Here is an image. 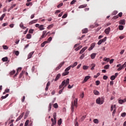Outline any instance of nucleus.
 I'll use <instances>...</instances> for the list:
<instances>
[{"label":"nucleus","mask_w":126,"mask_h":126,"mask_svg":"<svg viewBox=\"0 0 126 126\" xmlns=\"http://www.w3.org/2000/svg\"><path fill=\"white\" fill-rule=\"evenodd\" d=\"M74 107L77 108V99L74 100V102H71V111L74 112Z\"/></svg>","instance_id":"f257e3e1"},{"label":"nucleus","mask_w":126,"mask_h":126,"mask_svg":"<svg viewBox=\"0 0 126 126\" xmlns=\"http://www.w3.org/2000/svg\"><path fill=\"white\" fill-rule=\"evenodd\" d=\"M96 104H99V105H102L104 103V98L103 97H98L96 100Z\"/></svg>","instance_id":"f03ea898"},{"label":"nucleus","mask_w":126,"mask_h":126,"mask_svg":"<svg viewBox=\"0 0 126 126\" xmlns=\"http://www.w3.org/2000/svg\"><path fill=\"white\" fill-rule=\"evenodd\" d=\"M49 33H50V32H47V31H44L42 32V34L40 36L39 39L41 40V39H43V38H45V37H46L47 36V35H49Z\"/></svg>","instance_id":"7ed1b4c3"},{"label":"nucleus","mask_w":126,"mask_h":126,"mask_svg":"<svg viewBox=\"0 0 126 126\" xmlns=\"http://www.w3.org/2000/svg\"><path fill=\"white\" fill-rule=\"evenodd\" d=\"M106 40H107V37H105L104 38L99 40L97 42V45H101L102 43H104V42H106Z\"/></svg>","instance_id":"20e7f679"},{"label":"nucleus","mask_w":126,"mask_h":126,"mask_svg":"<svg viewBox=\"0 0 126 126\" xmlns=\"http://www.w3.org/2000/svg\"><path fill=\"white\" fill-rule=\"evenodd\" d=\"M116 67H119L117 70L118 71H120V70H122L123 69V67L122 66V64L120 63L117 65Z\"/></svg>","instance_id":"39448f33"},{"label":"nucleus","mask_w":126,"mask_h":126,"mask_svg":"<svg viewBox=\"0 0 126 126\" xmlns=\"http://www.w3.org/2000/svg\"><path fill=\"white\" fill-rule=\"evenodd\" d=\"M64 64V62H62L58 66H57L56 68V70H59L62 67L63 65Z\"/></svg>","instance_id":"423d86ee"},{"label":"nucleus","mask_w":126,"mask_h":126,"mask_svg":"<svg viewBox=\"0 0 126 126\" xmlns=\"http://www.w3.org/2000/svg\"><path fill=\"white\" fill-rule=\"evenodd\" d=\"M110 31H111V28L108 27L107 29H106L104 31V32L106 35H108L110 33Z\"/></svg>","instance_id":"0eeeda50"},{"label":"nucleus","mask_w":126,"mask_h":126,"mask_svg":"<svg viewBox=\"0 0 126 126\" xmlns=\"http://www.w3.org/2000/svg\"><path fill=\"white\" fill-rule=\"evenodd\" d=\"M88 47L86 46L84 48H83L80 51L79 54H83V53H84V52H85V51H86V50H87L88 49Z\"/></svg>","instance_id":"6e6552de"},{"label":"nucleus","mask_w":126,"mask_h":126,"mask_svg":"<svg viewBox=\"0 0 126 126\" xmlns=\"http://www.w3.org/2000/svg\"><path fill=\"white\" fill-rule=\"evenodd\" d=\"M95 45H96L95 43H92L91 45V47L89 48V51H91L93 50V48H94V47H95Z\"/></svg>","instance_id":"1a4fd4ad"},{"label":"nucleus","mask_w":126,"mask_h":126,"mask_svg":"<svg viewBox=\"0 0 126 126\" xmlns=\"http://www.w3.org/2000/svg\"><path fill=\"white\" fill-rule=\"evenodd\" d=\"M126 98L124 99H120L118 101V103L121 104H122L123 103H126Z\"/></svg>","instance_id":"9d476101"},{"label":"nucleus","mask_w":126,"mask_h":126,"mask_svg":"<svg viewBox=\"0 0 126 126\" xmlns=\"http://www.w3.org/2000/svg\"><path fill=\"white\" fill-rule=\"evenodd\" d=\"M90 76H87L85 77L84 81H83L82 83H85L88 80V79H90Z\"/></svg>","instance_id":"9b49d317"},{"label":"nucleus","mask_w":126,"mask_h":126,"mask_svg":"<svg viewBox=\"0 0 126 126\" xmlns=\"http://www.w3.org/2000/svg\"><path fill=\"white\" fill-rule=\"evenodd\" d=\"M119 24L120 25H125L126 24V21L124 19L121 20L119 22Z\"/></svg>","instance_id":"f8f14e48"},{"label":"nucleus","mask_w":126,"mask_h":126,"mask_svg":"<svg viewBox=\"0 0 126 126\" xmlns=\"http://www.w3.org/2000/svg\"><path fill=\"white\" fill-rule=\"evenodd\" d=\"M34 53H35L34 51L30 53V54L28 55V59H31V58H32V56H33L34 54Z\"/></svg>","instance_id":"ddd939ff"},{"label":"nucleus","mask_w":126,"mask_h":126,"mask_svg":"<svg viewBox=\"0 0 126 126\" xmlns=\"http://www.w3.org/2000/svg\"><path fill=\"white\" fill-rule=\"evenodd\" d=\"M82 33L83 34H86V33H88V29L85 28L82 30Z\"/></svg>","instance_id":"4468645a"},{"label":"nucleus","mask_w":126,"mask_h":126,"mask_svg":"<svg viewBox=\"0 0 126 126\" xmlns=\"http://www.w3.org/2000/svg\"><path fill=\"white\" fill-rule=\"evenodd\" d=\"M65 84V80H64L62 82L61 85L59 86V89H62V88L64 86V85Z\"/></svg>","instance_id":"2eb2a0df"},{"label":"nucleus","mask_w":126,"mask_h":126,"mask_svg":"<svg viewBox=\"0 0 126 126\" xmlns=\"http://www.w3.org/2000/svg\"><path fill=\"white\" fill-rule=\"evenodd\" d=\"M97 55V53H92L91 55V58L92 60H94V59H95V57H96V56Z\"/></svg>","instance_id":"dca6fc26"},{"label":"nucleus","mask_w":126,"mask_h":126,"mask_svg":"<svg viewBox=\"0 0 126 126\" xmlns=\"http://www.w3.org/2000/svg\"><path fill=\"white\" fill-rule=\"evenodd\" d=\"M9 95V94H6L5 96H2L0 98V101H2L3 99H5L6 98H7Z\"/></svg>","instance_id":"f3484780"},{"label":"nucleus","mask_w":126,"mask_h":126,"mask_svg":"<svg viewBox=\"0 0 126 126\" xmlns=\"http://www.w3.org/2000/svg\"><path fill=\"white\" fill-rule=\"evenodd\" d=\"M39 29L40 31H42L43 30H45V28H44V25H41L39 27Z\"/></svg>","instance_id":"a211bd4d"},{"label":"nucleus","mask_w":126,"mask_h":126,"mask_svg":"<svg viewBox=\"0 0 126 126\" xmlns=\"http://www.w3.org/2000/svg\"><path fill=\"white\" fill-rule=\"evenodd\" d=\"M23 118V114H21L19 116V117L16 119V122H18L19 121H20L21 119Z\"/></svg>","instance_id":"6ab92c4d"},{"label":"nucleus","mask_w":126,"mask_h":126,"mask_svg":"<svg viewBox=\"0 0 126 126\" xmlns=\"http://www.w3.org/2000/svg\"><path fill=\"white\" fill-rule=\"evenodd\" d=\"M37 21H38V20H37V19L34 20L32 21L31 22H30L29 23V24L30 25H31L32 24H34V23H36Z\"/></svg>","instance_id":"aec40b11"},{"label":"nucleus","mask_w":126,"mask_h":126,"mask_svg":"<svg viewBox=\"0 0 126 126\" xmlns=\"http://www.w3.org/2000/svg\"><path fill=\"white\" fill-rule=\"evenodd\" d=\"M15 6H16V4H14L13 5H12L8 10V12H9V11H10V10H11V9H12V8H14V7Z\"/></svg>","instance_id":"412c9836"},{"label":"nucleus","mask_w":126,"mask_h":126,"mask_svg":"<svg viewBox=\"0 0 126 126\" xmlns=\"http://www.w3.org/2000/svg\"><path fill=\"white\" fill-rule=\"evenodd\" d=\"M87 6V4H85L80 5L79 6V8H84L86 7Z\"/></svg>","instance_id":"4be33fe9"},{"label":"nucleus","mask_w":126,"mask_h":126,"mask_svg":"<svg viewBox=\"0 0 126 126\" xmlns=\"http://www.w3.org/2000/svg\"><path fill=\"white\" fill-rule=\"evenodd\" d=\"M60 77H61V74L59 73L56 76V77L54 80V81H57V80L60 78Z\"/></svg>","instance_id":"5701e85b"},{"label":"nucleus","mask_w":126,"mask_h":126,"mask_svg":"<svg viewBox=\"0 0 126 126\" xmlns=\"http://www.w3.org/2000/svg\"><path fill=\"white\" fill-rule=\"evenodd\" d=\"M48 43V41H44L42 43H41V47H45V45H46V44Z\"/></svg>","instance_id":"b1692460"},{"label":"nucleus","mask_w":126,"mask_h":126,"mask_svg":"<svg viewBox=\"0 0 126 126\" xmlns=\"http://www.w3.org/2000/svg\"><path fill=\"white\" fill-rule=\"evenodd\" d=\"M68 73H69V72L68 71H65L64 72L62 73L63 76H65V75H68Z\"/></svg>","instance_id":"393cba45"},{"label":"nucleus","mask_w":126,"mask_h":126,"mask_svg":"<svg viewBox=\"0 0 126 126\" xmlns=\"http://www.w3.org/2000/svg\"><path fill=\"white\" fill-rule=\"evenodd\" d=\"M96 66V65L95 64V63H92L91 65V66H92L91 69V70H94V67Z\"/></svg>","instance_id":"a878e982"},{"label":"nucleus","mask_w":126,"mask_h":126,"mask_svg":"<svg viewBox=\"0 0 126 126\" xmlns=\"http://www.w3.org/2000/svg\"><path fill=\"white\" fill-rule=\"evenodd\" d=\"M52 103H49V107H48V112H50L51 110H52Z\"/></svg>","instance_id":"bb28decb"},{"label":"nucleus","mask_w":126,"mask_h":126,"mask_svg":"<svg viewBox=\"0 0 126 126\" xmlns=\"http://www.w3.org/2000/svg\"><path fill=\"white\" fill-rule=\"evenodd\" d=\"M2 62H7L8 61V58L7 57H4L2 59Z\"/></svg>","instance_id":"cd10ccee"},{"label":"nucleus","mask_w":126,"mask_h":126,"mask_svg":"<svg viewBox=\"0 0 126 126\" xmlns=\"http://www.w3.org/2000/svg\"><path fill=\"white\" fill-rule=\"evenodd\" d=\"M32 35L29 33H28L26 36L27 39H31Z\"/></svg>","instance_id":"c85d7f7f"},{"label":"nucleus","mask_w":126,"mask_h":126,"mask_svg":"<svg viewBox=\"0 0 126 126\" xmlns=\"http://www.w3.org/2000/svg\"><path fill=\"white\" fill-rule=\"evenodd\" d=\"M77 65V62H75L73 64L71 65V67H72V68H73V67H75V66H76Z\"/></svg>","instance_id":"c756f323"},{"label":"nucleus","mask_w":126,"mask_h":126,"mask_svg":"<svg viewBox=\"0 0 126 126\" xmlns=\"http://www.w3.org/2000/svg\"><path fill=\"white\" fill-rule=\"evenodd\" d=\"M93 122L94 123V124H99V120H98V119H95L93 120Z\"/></svg>","instance_id":"7c9ffc66"},{"label":"nucleus","mask_w":126,"mask_h":126,"mask_svg":"<svg viewBox=\"0 0 126 126\" xmlns=\"http://www.w3.org/2000/svg\"><path fill=\"white\" fill-rule=\"evenodd\" d=\"M88 68H89V66H88L84 65L83 66V69H84V70H86L88 69Z\"/></svg>","instance_id":"2f4dec72"},{"label":"nucleus","mask_w":126,"mask_h":126,"mask_svg":"<svg viewBox=\"0 0 126 126\" xmlns=\"http://www.w3.org/2000/svg\"><path fill=\"white\" fill-rule=\"evenodd\" d=\"M4 16H5V14H3L0 17V21H1L4 18Z\"/></svg>","instance_id":"473e14b6"},{"label":"nucleus","mask_w":126,"mask_h":126,"mask_svg":"<svg viewBox=\"0 0 126 126\" xmlns=\"http://www.w3.org/2000/svg\"><path fill=\"white\" fill-rule=\"evenodd\" d=\"M81 48H82V46H81V45L79 46L78 47L75 49V51L77 52V51H79V50H80V49H81Z\"/></svg>","instance_id":"72a5a7b5"},{"label":"nucleus","mask_w":126,"mask_h":126,"mask_svg":"<svg viewBox=\"0 0 126 126\" xmlns=\"http://www.w3.org/2000/svg\"><path fill=\"white\" fill-rule=\"evenodd\" d=\"M104 69H109V68H110V65H105L104 66Z\"/></svg>","instance_id":"f704fd0d"},{"label":"nucleus","mask_w":126,"mask_h":126,"mask_svg":"<svg viewBox=\"0 0 126 126\" xmlns=\"http://www.w3.org/2000/svg\"><path fill=\"white\" fill-rule=\"evenodd\" d=\"M58 126H61V125H62V118H60L59 120H58Z\"/></svg>","instance_id":"c9c22d12"},{"label":"nucleus","mask_w":126,"mask_h":126,"mask_svg":"<svg viewBox=\"0 0 126 126\" xmlns=\"http://www.w3.org/2000/svg\"><path fill=\"white\" fill-rule=\"evenodd\" d=\"M94 95H99V92L97 90L94 91Z\"/></svg>","instance_id":"e433bc0d"},{"label":"nucleus","mask_w":126,"mask_h":126,"mask_svg":"<svg viewBox=\"0 0 126 126\" xmlns=\"http://www.w3.org/2000/svg\"><path fill=\"white\" fill-rule=\"evenodd\" d=\"M71 65L70 66H69L68 67H67L65 69V71H68V70H70V68H71Z\"/></svg>","instance_id":"4c0bfd02"},{"label":"nucleus","mask_w":126,"mask_h":126,"mask_svg":"<svg viewBox=\"0 0 126 126\" xmlns=\"http://www.w3.org/2000/svg\"><path fill=\"white\" fill-rule=\"evenodd\" d=\"M103 61H104V62H107V63H108V62L110 61V58H104L103 59Z\"/></svg>","instance_id":"58836bf2"},{"label":"nucleus","mask_w":126,"mask_h":126,"mask_svg":"<svg viewBox=\"0 0 126 126\" xmlns=\"http://www.w3.org/2000/svg\"><path fill=\"white\" fill-rule=\"evenodd\" d=\"M119 30H124V26L123 25L119 26Z\"/></svg>","instance_id":"ea45409f"},{"label":"nucleus","mask_w":126,"mask_h":126,"mask_svg":"<svg viewBox=\"0 0 126 126\" xmlns=\"http://www.w3.org/2000/svg\"><path fill=\"white\" fill-rule=\"evenodd\" d=\"M53 27H54V25L51 24L49 26H48L47 28V29H51V28H53Z\"/></svg>","instance_id":"a19ab883"},{"label":"nucleus","mask_w":126,"mask_h":126,"mask_svg":"<svg viewBox=\"0 0 126 126\" xmlns=\"http://www.w3.org/2000/svg\"><path fill=\"white\" fill-rule=\"evenodd\" d=\"M53 118H54V120H57V113L56 112H55L53 114Z\"/></svg>","instance_id":"79ce46f5"},{"label":"nucleus","mask_w":126,"mask_h":126,"mask_svg":"<svg viewBox=\"0 0 126 126\" xmlns=\"http://www.w3.org/2000/svg\"><path fill=\"white\" fill-rule=\"evenodd\" d=\"M53 106L54 107L55 109H58V108L59 107V105H58V103H55L53 105Z\"/></svg>","instance_id":"37998d69"},{"label":"nucleus","mask_w":126,"mask_h":126,"mask_svg":"<svg viewBox=\"0 0 126 126\" xmlns=\"http://www.w3.org/2000/svg\"><path fill=\"white\" fill-rule=\"evenodd\" d=\"M23 74H24V71H22L21 73H20V75H19V78H21V77H22V76H23Z\"/></svg>","instance_id":"c03bdc74"},{"label":"nucleus","mask_w":126,"mask_h":126,"mask_svg":"<svg viewBox=\"0 0 126 126\" xmlns=\"http://www.w3.org/2000/svg\"><path fill=\"white\" fill-rule=\"evenodd\" d=\"M110 79L111 80H115V79H116V77L115 76V75H112L111 76Z\"/></svg>","instance_id":"a18cd8bd"},{"label":"nucleus","mask_w":126,"mask_h":126,"mask_svg":"<svg viewBox=\"0 0 126 126\" xmlns=\"http://www.w3.org/2000/svg\"><path fill=\"white\" fill-rule=\"evenodd\" d=\"M63 3H61L57 5V7H58V8H60V7H62V6H63Z\"/></svg>","instance_id":"49530a36"},{"label":"nucleus","mask_w":126,"mask_h":126,"mask_svg":"<svg viewBox=\"0 0 126 126\" xmlns=\"http://www.w3.org/2000/svg\"><path fill=\"white\" fill-rule=\"evenodd\" d=\"M2 48L4 49V50H7L8 49V47H7L6 45H3Z\"/></svg>","instance_id":"de8ad7c7"},{"label":"nucleus","mask_w":126,"mask_h":126,"mask_svg":"<svg viewBox=\"0 0 126 126\" xmlns=\"http://www.w3.org/2000/svg\"><path fill=\"white\" fill-rule=\"evenodd\" d=\"M29 124V120H27L25 123V126H28Z\"/></svg>","instance_id":"09e8293b"},{"label":"nucleus","mask_w":126,"mask_h":126,"mask_svg":"<svg viewBox=\"0 0 126 126\" xmlns=\"http://www.w3.org/2000/svg\"><path fill=\"white\" fill-rule=\"evenodd\" d=\"M100 81L97 80L95 81V85L98 86V85H99L100 84Z\"/></svg>","instance_id":"8fccbe9b"},{"label":"nucleus","mask_w":126,"mask_h":126,"mask_svg":"<svg viewBox=\"0 0 126 126\" xmlns=\"http://www.w3.org/2000/svg\"><path fill=\"white\" fill-rule=\"evenodd\" d=\"M63 89H64V87H63L62 89L59 91V94H62V93H63Z\"/></svg>","instance_id":"3c124183"},{"label":"nucleus","mask_w":126,"mask_h":126,"mask_svg":"<svg viewBox=\"0 0 126 126\" xmlns=\"http://www.w3.org/2000/svg\"><path fill=\"white\" fill-rule=\"evenodd\" d=\"M33 32H34V30L31 29L29 30V33L30 34H33Z\"/></svg>","instance_id":"603ef678"},{"label":"nucleus","mask_w":126,"mask_h":126,"mask_svg":"<svg viewBox=\"0 0 126 126\" xmlns=\"http://www.w3.org/2000/svg\"><path fill=\"white\" fill-rule=\"evenodd\" d=\"M126 112H124V113H122V114H121V116H122L123 118H125V117H126Z\"/></svg>","instance_id":"864d4df0"},{"label":"nucleus","mask_w":126,"mask_h":126,"mask_svg":"<svg viewBox=\"0 0 126 126\" xmlns=\"http://www.w3.org/2000/svg\"><path fill=\"white\" fill-rule=\"evenodd\" d=\"M84 57H85V56L84 55V54H82L80 57V60H83V59H84Z\"/></svg>","instance_id":"5fc2aeb1"},{"label":"nucleus","mask_w":126,"mask_h":126,"mask_svg":"<svg viewBox=\"0 0 126 126\" xmlns=\"http://www.w3.org/2000/svg\"><path fill=\"white\" fill-rule=\"evenodd\" d=\"M99 75H100V73H97L96 75L94 76V78H97V77H98V76H99Z\"/></svg>","instance_id":"6e6d98bb"},{"label":"nucleus","mask_w":126,"mask_h":126,"mask_svg":"<svg viewBox=\"0 0 126 126\" xmlns=\"http://www.w3.org/2000/svg\"><path fill=\"white\" fill-rule=\"evenodd\" d=\"M14 73H15V70H13L10 73V74L11 75H13V74H14Z\"/></svg>","instance_id":"4d7b16f0"},{"label":"nucleus","mask_w":126,"mask_h":126,"mask_svg":"<svg viewBox=\"0 0 126 126\" xmlns=\"http://www.w3.org/2000/svg\"><path fill=\"white\" fill-rule=\"evenodd\" d=\"M67 17V14H64L62 18H66Z\"/></svg>","instance_id":"13d9d810"},{"label":"nucleus","mask_w":126,"mask_h":126,"mask_svg":"<svg viewBox=\"0 0 126 126\" xmlns=\"http://www.w3.org/2000/svg\"><path fill=\"white\" fill-rule=\"evenodd\" d=\"M121 66H122V68H125L126 66V62H125L123 65H121Z\"/></svg>","instance_id":"bf43d9fd"},{"label":"nucleus","mask_w":126,"mask_h":126,"mask_svg":"<svg viewBox=\"0 0 126 126\" xmlns=\"http://www.w3.org/2000/svg\"><path fill=\"white\" fill-rule=\"evenodd\" d=\"M75 2H76V0H73L70 2V4H74V3H75Z\"/></svg>","instance_id":"052dcab7"},{"label":"nucleus","mask_w":126,"mask_h":126,"mask_svg":"<svg viewBox=\"0 0 126 126\" xmlns=\"http://www.w3.org/2000/svg\"><path fill=\"white\" fill-rule=\"evenodd\" d=\"M103 78L104 80H107V79H108V76L104 75L103 76Z\"/></svg>","instance_id":"680f3d73"},{"label":"nucleus","mask_w":126,"mask_h":126,"mask_svg":"<svg viewBox=\"0 0 126 126\" xmlns=\"http://www.w3.org/2000/svg\"><path fill=\"white\" fill-rule=\"evenodd\" d=\"M56 124H57V120H54V121L52 122V124L55 126Z\"/></svg>","instance_id":"e2e57ef3"},{"label":"nucleus","mask_w":126,"mask_h":126,"mask_svg":"<svg viewBox=\"0 0 126 126\" xmlns=\"http://www.w3.org/2000/svg\"><path fill=\"white\" fill-rule=\"evenodd\" d=\"M27 6H29V5H32V2H29L26 3Z\"/></svg>","instance_id":"0e129e2a"},{"label":"nucleus","mask_w":126,"mask_h":126,"mask_svg":"<svg viewBox=\"0 0 126 126\" xmlns=\"http://www.w3.org/2000/svg\"><path fill=\"white\" fill-rule=\"evenodd\" d=\"M65 83L66 84H69V79L68 78L66 80Z\"/></svg>","instance_id":"69168bd1"},{"label":"nucleus","mask_w":126,"mask_h":126,"mask_svg":"<svg viewBox=\"0 0 126 126\" xmlns=\"http://www.w3.org/2000/svg\"><path fill=\"white\" fill-rule=\"evenodd\" d=\"M118 16H119V17H122V16H123V13L122 12H120L118 14Z\"/></svg>","instance_id":"338daca9"},{"label":"nucleus","mask_w":126,"mask_h":126,"mask_svg":"<svg viewBox=\"0 0 126 126\" xmlns=\"http://www.w3.org/2000/svg\"><path fill=\"white\" fill-rule=\"evenodd\" d=\"M24 101H25V96H23V98L22 99V103H23V102H24Z\"/></svg>","instance_id":"774afa93"}]
</instances>
